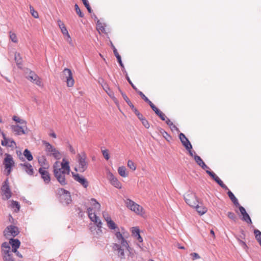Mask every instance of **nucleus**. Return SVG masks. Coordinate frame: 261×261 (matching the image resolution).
<instances>
[{
  "label": "nucleus",
  "mask_w": 261,
  "mask_h": 261,
  "mask_svg": "<svg viewBox=\"0 0 261 261\" xmlns=\"http://www.w3.org/2000/svg\"><path fill=\"white\" fill-rule=\"evenodd\" d=\"M46 168H47L45 167H40L38 170V172L40 174L41 178L43 180L44 183L45 184H48L50 182L51 178L49 173L48 171L46 170Z\"/></svg>",
  "instance_id": "obj_12"
},
{
  "label": "nucleus",
  "mask_w": 261,
  "mask_h": 261,
  "mask_svg": "<svg viewBox=\"0 0 261 261\" xmlns=\"http://www.w3.org/2000/svg\"><path fill=\"white\" fill-rule=\"evenodd\" d=\"M242 220L244 221H245L247 223H249V224L252 223L251 219L248 214H246L244 216H243Z\"/></svg>",
  "instance_id": "obj_46"
},
{
  "label": "nucleus",
  "mask_w": 261,
  "mask_h": 261,
  "mask_svg": "<svg viewBox=\"0 0 261 261\" xmlns=\"http://www.w3.org/2000/svg\"><path fill=\"white\" fill-rule=\"evenodd\" d=\"M125 203L128 208L136 214H141L142 213L143 207L130 199H127Z\"/></svg>",
  "instance_id": "obj_7"
},
{
  "label": "nucleus",
  "mask_w": 261,
  "mask_h": 261,
  "mask_svg": "<svg viewBox=\"0 0 261 261\" xmlns=\"http://www.w3.org/2000/svg\"><path fill=\"white\" fill-rule=\"evenodd\" d=\"M151 108L152 109V110L156 114H162V113H160V110L158 109V108H156L154 106V105L152 106Z\"/></svg>",
  "instance_id": "obj_60"
},
{
  "label": "nucleus",
  "mask_w": 261,
  "mask_h": 261,
  "mask_svg": "<svg viewBox=\"0 0 261 261\" xmlns=\"http://www.w3.org/2000/svg\"><path fill=\"white\" fill-rule=\"evenodd\" d=\"M69 150L70 151V152L73 154H75V151L74 149L73 148V147L71 146V145L69 144L68 146Z\"/></svg>",
  "instance_id": "obj_64"
},
{
  "label": "nucleus",
  "mask_w": 261,
  "mask_h": 261,
  "mask_svg": "<svg viewBox=\"0 0 261 261\" xmlns=\"http://www.w3.org/2000/svg\"><path fill=\"white\" fill-rule=\"evenodd\" d=\"M61 168L59 167V169H60V171L70 173V168L69 166V163L68 161L66 160L65 159H63L61 164Z\"/></svg>",
  "instance_id": "obj_21"
},
{
  "label": "nucleus",
  "mask_w": 261,
  "mask_h": 261,
  "mask_svg": "<svg viewBox=\"0 0 261 261\" xmlns=\"http://www.w3.org/2000/svg\"><path fill=\"white\" fill-rule=\"evenodd\" d=\"M179 138L186 149H192V145L186 136L182 133L179 135Z\"/></svg>",
  "instance_id": "obj_16"
},
{
  "label": "nucleus",
  "mask_w": 261,
  "mask_h": 261,
  "mask_svg": "<svg viewBox=\"0 0 261 261\" xmlns=\"http://www.w3.org/2000/svg\"><path fill=\"white\" fill-rule=\"evenodd\" d=\"M107 226L109 227V228L110 229H112V230H114V232L116 230L119 229V228L118 227V226L112 220H109V222H107Z\"/></svg>",
  "instance_id": "obj_30"
},
{
  "label": "nucleus",
  "mask_w": 261,
  "mask_h": 261,
  "mask_svg": "<svg viewBox=\"0 0 261 261\" xmlns=\"http://www.w3.org/2000/svg\"><path fill=\"white\" fill-rule=\"evenodd\" d=\"M73 179L77 182L81 184L85 188H87L89 186V182L86 178L77 173H71Z\"/></svg>",
  "instance_id": "obj_14"
},
{
  "label": "nucleus",
  "mask_w": 261,
  "mask_h": 261,
  "mask_svg": "<svg viewBox=\"0 0 261 261\" xmlns=\"http://www.w3.org/2000/svg\"><path fill=\"white\" fill-rule=\"evenodd\" d=\"M237 207H239L240 212L243 216H244L245 214H247V213L246 211V210L242 206L239 204V205H238Z\"/></svg>",
  "instance_id": "obj_54"
},
{
  "label": "nucleus",
  "mask_w": 261,
  "mask_h": 261,
  "mask_svg": "<svg viewBox=\"0 0 261 261\" xmlns=\"http://www.w3.org/2000/svg\"><path fill=\"white\" fill-rule=\"evenodd\" d=\"M109 180L111 184L115 187L118 189L121 188V183L118 180V179L114 176L112 173H110L109 175Z\"/></svg>",
  "instance_id": "obj_22"
},
{
  "label": "nucleus",
  "mask_w": 261,
  "mask_h": 261,
  "mask_svg": "<svg viewBox=\"0 0 261 261\" xmlns=\"http://www.w3.org/2000/svg\"><path fill=\"white\" fill-rule=\"evenodd\" d=\"M190 255L192 256L193 260L198 259V258H200V257L198 253H195V252L191 253Z\"/></svg>",
  "instance_id": "obj_56"
},
{
  "label": "nucleus",
  "mask_w": 261,
  "mask_h": 261,
  "mask_svg": "<svg viewBox=\"0 0 261 261\" xmlns=\"http://www.w3.org/2000/svg\"><path fill=\"white\" fill-rule=\"evenodd\" d=\"M6 158L4 160V165L5 168H12L14 165V162L11 155L9 154H6Z\"/></svg>",
  "instance_id": "obj_17"
},
{
  "label": "nucleus",
  "mask_w": 261,
  "mask_h": 261,
  "mask_svg": "<svg viewBox=\"0 0 261 261\" xmlns=\"http://www.w3.org/2000/svg\"><path fill=\"white\" fill-rule=\"evenodd\" d=\"M58 162H56L53 166V173L57 181L62 186H65L68 184V181L66 178V175L70 173L62 172L59 169V166H57Z\"/></svg>",
  "instance_id": "obj_1"
},
{
  "label": "nucleus",
  "mask_w": 261,
  "mask_h": 261,
  "mask_svg": "<svg viewBox=\"0 0 261 261\" xmlns=\"http://www.w3.org/2000/svg\"><path fill=\"white\" fill-rule=\"evenodd\" d=\"M194 160L196 162V163L199 165H201V164H202V163H203L204 162L203 161V160L201 159V158L198 156V155L197 154H195L194 156Z\"/></svg>",
  "instance_id": "obj_45"
},
{
  "label": "nucleus",
  "mask_w": 261,
  "mask_h": 261,
  "mask_svg": "<svg viewBox=\"0 0 261 261\" xmlns=\"http://www.w3.org/2000/svg\"><path fill=\"white\" fill-rule=\"evenodd\" d=\"M214 180L223 189L225 190H228V187L223 183L218 176Z\"/></svg>",
  "instance_id": "obj_41"
},
{
  "label": "nucleus",
  "mask_w": 261,
  "mask_h": 261,
  "mask_svg": "<svg viewBox=\"0 0 261 261\" xmlns=\"http://www.w3.org/2000/svg\"><path fill=\"white\" fill-rule=\"evenodd\" d=\"M15 60L17 65L21 64V58L19 54L17 53L15 54Z\"/></svg>",
  "instance_id": "obj_47"
},
{
  "label": "nucleus",
  "mask_w": 261,
  "mask_h": 261,
  "mask_svg": "<svg viewBox=\"0 0 261 261\" xmlns=\"http://www.w3.org/2000/svg\"><path fill=\"white\" fill-rule=\"evenodd\" d=\"M56 195L60 202L64 205H67L72 201L70 193L64 188H60L57 189Z\"/></svg>",
  "instance_id": "obj_2"
},
{
  "label": "nucleus",
  "mask_w": 261,
  "mask_h": 261,
  "mask_svg": "<svg viewBox=\"0 0 261 261\" xmlns=\"http://www.w3.org/2000/svg\"><path fill=\"white\" fill-rule=\"evenodd\" d=\"M201 167L203 169L205 170H210V168L204 163V162L202 163L201 165L199 166Z\"/></svg>",
  "instance_id": "obj_62"
},
{
  "label": "nucleus",
  "mask_w": 261,
  "mask_h": 261,
  "mask_svg": "<svg viewBox=\"0 0 261 261\" xmlns=\"http://www.w3.org/2000/svg\"><path fill=\"white\" fill-rule=\"evenodd\" d=\"M75 10L77 14L80 17H83L84 16L83 14L82 13L79 7L77 4L75 5Z\"/></svg>",
  "instance_id": "obj_49"
},
{
  "label": "nucleus",
  "mask_w": 261,
  "mask_h": 261,
  "mask_svg": "<svg viewBox=\"0 0 261 261\" xmlns=\"http://www.w3.org/2000/svg\"><path fill=\"white\" fill-rule=\"evenodd\" d=\"M27 79L32 83L39 87H43V83L42 80L34 71H30L29 73L26 76Z\"/></svg>",
  "instance_id": "obj_5"
},
{
  "label": "nucleus",
  "mask_w": 261,
  "mask_h": 261,
  "mask_svg": "<svg viewBox=\"0 0 261 261\" xmlns=\"http://www.w3.org/2000/svg\"><path fill=\"white\" fill-rule=\"evenodd\" d=\"M30 11L33 17H34L35 18H39V14L37 11H36L34 7L32 6L31 5L30 6Z\"/></svg>",
  "instance_id": "obj_43"
},
{
  "label": "nucleus",
  "mask_w": 261,
  "mask_h": 261,
  "mask_svg": "<svg viewBox=\"0 0 261 261\" xmlns=\"http://www.w3.org/2000/svg\"><path fill=\"white\" fill-rule=\"evenodd\" d=\"M118 172L119 174L123 177H126L128 176V173L126 172V168L124 166L119 167L118 169Z\"/></svg>",
  "instance_id": "obj_32"
},
{
  "label": "nucleus",
  "mask_w": 261,
  "mask_h": 261,
  "mask_svg": "<svg viewBox=\"0 0 261 261\" xmlns=\"http://www.w3.org/2000/svg\"><path fill=\"white\" fill-rule=\"evenodd\" d=\"M57 23L60 28L61 32L64 36V37L66 40L69 43L72 44V39L71 38L63 22H62L61 20L59 19L57 20Z\"/></svg>",
  "instance_id": "obj_10"
},
{
  "label": "nucleus",
  "mask_w": 261,
  "mask_h": 261,
  "mask_svg": "<svg viewBox=\"0 0 261 261\" xmlns=\"http://www.w3.org/2000/svg\"><path fill=\"white\" fill-rule=\"evenodd\" d=\"M193 207H195L196 211L200 215H202L205 214L207 212L206 207L204 206H199L198 203L196 204V206H194Z\"/></svg>",
  "instance_id": "obj_27"
},
{
  "label": "nucleus",
  "mask_w": 261,
  "mask_h": 261,
  "mask_svg": "<svg viewBox=\"0 0 261 261\" xmlns=\"http://www.w3.org/2000/svg\"><path fill=\"white\" fill-rule=\"evenodd\" d=\"M227 216L230 219H231V220H232L234 222H236L238 220L237 216L236 215V214L234 213H233L232 212H228Z\"/></svg>",
  "instance_id": "obj_44"
},
{
  "label": "nucleus",
  "mask_w": 261,
  "mask_h": 261,
  "mask_svg": "<svg viewBox=\"0 0 261 261\" xmlns=\"http://www.w3.org/2000/svg\"><path fill=\"white\" fill-rule=\"evenodd\" d=\"M121 245L117 243H114L113 245V249L114 251H117L118 252V255L121 259L124 258L125 254L124 252V249L122 248Z\"/></svg>",
  "instance_id": "obj_18"
},
{
  "label": "nucleus",
  "mask_w": 261,
  "mask_h": 261,
  "mask_svg": "<svg viewBox=\"0 0 261 261\" xmlns=\"http://www.w3.org/2000/svg\"><path fill=\"white\" fill-rule=\"evenodd\" d=\"M77 160L79 164L78 169L75 168L74 170L76 171H79L80 172H84L87 170L88 166V162L87 161V155L86 153L83 152L81 154H78Z\"/></svg>",
  "instance_id": "obj_3"
},
{
  "label": "nucleus",
  "mask_w": 261,
  "mask_h": 261,
  "mask_svg": "<svg viewBox=\"0 0 261 261\" xmlns=\"http://www.w3.org/2000/svg\"><path fill=\"white\" fill-rule=\"evenodd\" d=\"M206 172L214 179L215 180L218 176L216 175V174L210 170H206Z\"/></svg>",
  "instance_id": "obj_52"
},
{
  "label": "nucleus",
  "mask_w": 261,
  "mask_h": 261,
  "mask_svg": "<svg viewBox=\"0 0 261 261\" xmlns=\"http://www.w3.org/2000/svg\"><path fill=\"white\" fill-rule=\"evenodd\" d=\"M206 172L214 179L215 180L218 176L216 175V174L210 170H206Z\"/></svg>",
  "instance_id": "obj_51"
},
{
  "label": "nucleus",
  "mask_w": 261,
  "mask_h": 261,
  "mask_svg": "<svg viewBox=\"0 0 261 261\" xmlns=\"http://www.w3.org/2000/svg\"><path fill=\"white\" fill-rule=\"evenodd\" d=\"M12 119L16 122L19 123V125H23V126L27 125V122L25 120L20 118L19 117H18L16 115H14Z\"/></svg>",
  "instance_id": "obj_33"
},
{
  "label": "nucleus",
  "mask_w": 261,
  "mask_h": 261,
  "mask_svg": "<svg viewBox=\"0 0 261 261\" xmlns=\"http://www.w3.org/2000/svg\"><path fill=\"white\" fill-rule=\"evenodd\" d=\"M122 95L124 99L127 103V104L129 106V107H131L132 108V109H134V112L136 114H137V109L134 108L133 103L129 100L128 97L126 96V95L125 94H124L123 93H122Z\"/></svg>",
  "instance_id": "obj_31"
},
{
  "label": "nucleus",
  "mask_w": 261,
  "mask_h": 261,
  "mask_svg": "<svg viewBox=\"0 0 261 261\" xmlns=\"http://www.w3.org/2000/svg\"><path fill=\"white\" fill-rule=\"evenodd\" d=\"M11 128L13 132H14L16 135H21L22 134H25L24 129H27V125H12Z\"/></svg>",
  "instance_id": "obj_15"
},
{
  "label": "nucleus",
  "mask_w": 261,
  "mask_h": 261,
  "mask_svg": "<svg viewBox=\"0 0 261 261\" xmlns=\"http://www.w3.org/2000/svg\"><path fill=\"white\" fill-rule=\"evenodd\" d=\"M139 94L141 96L142 98L144 99V101H148V98L141 92V91H138Z\"/></svg>",
  "instance_id": "obj_59"
},
{
  "label": "nucleus",
  "mask_w": 261,
  "mask_h": 261,
  "mask_svg": "<svg viewBox=\"0 0 261 261\" xmlns=\"http://www.w3.org/2000/svg\"><path fill=\"white\" fill-rule=\"evenodd\" d=\"M166 121V123L170 126H173V127L175 128H177L176 127L173 125L172 122L167 117L165 120Z\"/></svg>",
  "instance_id": "obj_58"
},
{
  "label": "nucleus",
  "mask_w": 261,
  "mask_h": 261,
  "mask_svg": "<svg viewBox=\"0 0 261 261\" xmlns=\"http://www.w3.org/2000/svg\"><path fill=\"white\" fill-rule=\"evenodd\" d=\"M43 144L45 146V150L47 155L54 157L56 159L59 160L61 158V153L56 148L46 141H42Z\"/></svg>",
  "instance_id": "obj_4"
},
{
  "label": "nucleus",
  "mask_w": 261,
  "mask_h": 261,
  "mask_svg": "<svg viewBox=\"0 0 261 261\" xmlns=\"http://www.w3.org/2000/svg\"><path fill=\"white\" fill-rule=\"evenodd\" d=\"M184 199L185 202L191 207L196 206L197 203H198L197 197L196 195L193 193H190L186 194L184 196Z\"/></svg>",
  "instance_id": "obj_8"
},
{
  "label": "nucleus",
  "mask_w": 261,
  "mask_h": 261,
  "mask_svg": "<svg viewBox=\"0 0 261 261\" xmlns=\"http://www.w3.org/2000/svg\"><path fill=\"white\" fill-rule=\"evenodd\" d=\"M87 213L90 219L94 222L99 228H101L102 223L98 217L96 216L95 212H93V208L88 207L87 208Z\"/></svg>",
  "instance_id": "obj_11"
},
{
  "label": "nucleus",
  "mask_w": 261,
  "mask_h": 261,
  "mask_svg": "<svg viewBox=\"0 0 261 261\" xmlns=\"http://www.w3.org/2000/svg\"><path fill=\"white\" fill-rule=\"evenodd\" d=\"M19 233V229L17 226L10 225L7 226L4 231V235L8 238L9 236L15 237Z\"/></svg>",
  "instance_id": "obj_9"
},
{
  "label": "nucleus",
  "mask_w": 261,
  "mask_h": 261,
  "mask_svg": "<svg viewBox=\"0 0 261 261\" xmlns=\"http://www.w3.org/2000/svg\"><path fill=\"white\" fill-rule=\"evenodd\" d=\"M11 206L12 208H16L14 210L15 212L17 213L19 211L20 206L18 202L12 200L11 202Z\"/></svg>",
  "instance_id": "obj_37"
},
{
  "label": "nucleus",
  "mask_w": 261,
  "mask_h": 261,
  "mask_svg": "<svg viewBox=\"0 0 261 261\" xmlns=\"http://www.w3.org/2000/svg\"><path fill=\"white\" fill-rule=\"evenodd\" d=\"M201 167L203 169L205 170H210V168L204 163V162L202 163L201 165L199 166Z\"/></svg>",
  "instance_id": "obj_63"
},
{
  "label": "nucleus",
  "mask_w": 261,
  "mask_h": 261,
  "mask_svg": "<svg viewBox=\"0 0 261 261\" xmlns=\"http://www.w3.org/2000/svg\"><path fill=\"white\" fill-rule=\"evenodd\" d=\"M9 244L11 245L12 249V250H15L19 248L20 245V242L17 239L11 238L9 240Z\"/></svg>",
  "instance_id": "obj_23"
},
{
  "label": "nucleus",
  "mask_w": 261,
  "mask_h": 261,
  "mask_svg": "<svg viewBox=\"0 0 261 261\" xmlns=\"http://www.w3.org/2000/svg\"><path fill=\"white\" fill-rule=\"evenodd\" d=\"M228 191L227 192V194L229 197V198L231 199L233 203L236 206H238V205H239V201L237 199V198L232 193L231 191L228 190Z\"/></svg>",
  "instance_id": "obj_26"
},
{
  "label": "nucleus",
  "mask_w": 261,
  "mask_h": 261,
  "mask_svg": "<svg viewBox=\"0 0 261 261\" xmlns=\"http://www.w3.org/2000/svg\"><path fill=\"white\" fill-rule=\"evenodd\" d=\"M103 217L107 223L108 222L109 220H111V217L106 213H103Z\"/></svg>",
  "instance_id": "obj_57"
},
{
  "label": "nucleus",
  "mask_w": 261,
  "mask_h": 261,
  "mask_svg": "<svg viewBox=\"0 0 261 261\" xmlns=\"http://www.w3.org/2000/svg\"><path fill=\"white\" fill-rule=\"evenodd\" d=\"M91 203L92 205L93 206V208L99 211L100 208V204L98 203L96 200L94 198H92L91 199Z\"/></svg>",
  "instance_id": "obj_36"
},
{
  "label": "nucleus",
  "mask_w": 261,
  "mask_h": 261,
  "mask_svg": "<svg viewBox=\"0 0 261 261\" xmlns=\"http://www.w3.org/2000/svg\"><path fill=\"white\" fill-rule=\"evenodd\" d=\"M121 230H120V229L116 230L114 232L115 236L116 237V238L118 241H119L123 236V234L122 232H124V228L123 227L121 228Z\"/></svg>",
  "instance_id": "obj_34"
},
{
  "label": "nucleus",
  "mask_w": 261,
  "mask_h": 261,
  "mask_svg": "<svg viewBox=\"0 0 261 261\" xmlns=\"http://www.w3.org/2000/svg\"><path fill=\"white\" fill-rule=\"evenodd\" d=\"M63 74L64 78L66 80L67 86L72 87L74 84V80L71 70L68 68H65L63 71Z\"/></svg>",
  "instance_id": "obj_6"
},
{
  "label": "nucleus",
  "mask_w": 261,
  "mask_h": 261,
  "mask_svg": "<svg viewBox=\"0 0 261 261\" xmlns=\"http://www.w3.org/2000/svg\"><path fill=\"white\" fill-rule=\"evenodd\" d=\"M9 37L13 42L15 43L18 42L17 37L15 33L12 31L9 32Z\"/></svg>",
  "instance_id": "obj_42"
},
{
  "label": "nucleus",
  "mask_w": 261,
  "mask_h": 261,
  "mask_svg": "<svg viewBox=\"0 0 261 261\" xmlns=\"http://www.w3.org/2000/svg\"><path fill=\"white\" fill-rule=\"evenodd\" d=\"M163 136L168 141H169L171 139V136L169 135L167 132L165 133Z\"/></svg>",
  "instance_id": "obj_61"
},
{
  "label": "nucleus",
  "mask_w": 261,
  "mask_h": 261,
  "mask_svg": "<svg viewBox=\"0 0 261 261\" xmlns=\"http://www.w3.org/2000/svg\"><path fill=\"white\" fill-rule=\"evenodd\" d=\"M102 153L103 157L106 160H108L110 159L109 150L108 149L102 150Z\"/></svg>",
  "instance_id": "obj_50"
},
{
  "label": "nucleus",
  "mask_w": 261,
  "mask_h": 261,
  "mask_svg": "<svg viewBox=\"0 0 261 261\" xmlns=\"http://www.w3.org/2000/svg\"><path fill=\"white\" fill-rule=\"evenodd\" d=\"M38 163L41 166V167H43V166H46V168H48V166L47 163V160L45 156L42 155L38 158Z\"/></svg>",
  "instance_id": "obj_28"
},
{
  "label": "nucleus",
  "mask_w": 261,
  "mask_h": 261,
  "mask_svg": "<svg viewBox=\"0 0 261 261\" xmlns=\"http://www.w3.org/2000/svg\"><path fill=\"white\" fill-rule=\"evenodd\" d=\"M139 119L141 121L142 124L144 125V126L146 128H148L150 126L149 123L148 121V120H146V119L145 118L144 115H137Z\"/></svg>",
  "instance_id": "obj_29"
},
{
  "label": "nucleus",
  "mask_w": 261,
  "mask_h": 261,
  "mask_svg": "<svg viewBox=\"0 0 261 261\" xmlns=\"http://www.w3.org/2000/svg\"><path fill=\"white\" fill-rule=\"evenodd\" d=\"M9 184V179L8 178H7L3 182L1 188V190L3 192V195L6 196L7 199H9L12 196V193Z\"/></svg>",
  "instance_id": "obj_13"
},
{
  "label": "nucleus",
  "mask_w": 261,
  "mask_h": 261,
  "mask_svg": "<svg viewBox=\"0 0 261 261\" xmlns=\"http://www.w3.org/2000/svg\"><path fill=\"white\" fill-rule=\"evenodd\" d=\"M127 166L133 171H135L136 169V166L132 160L128 161Z\"/></svg>",
  "instance_id": "obj_48"
},
{
  "label": "nucleus",
  "mask_w": 261,
  "mask_h": 261,
  "mask_svg": "<svg viewBox=\"0 0 261 261\" xmlns=\"http://www.w3.org/2000/svg\"><path fill=\"white\" fill-rule=\"evenodd\" d=\"M4 261H15L13 257L12 253L2 255Z\"/></svg>",
  "instance_id": "obj_38"
},
{
  "label": "nucleus",
  "mask_w": 261,
  "mask_h": 261,
  "mask_svg": "<svg viewBox=\"0 0 261 261\" xmlns=\"http://www.w3.org/2000/svg\"><path fill=\"white\" fill-rule=\"evenodd\" d=\"M140 233V229L138 227H132V234L135 237L136 235Z\"/></svg>",
  "instance_id": "obj_53"
},
{
  "label": "nucleus",
  "mask_w": 261,
  "mask_h": 261,
  "mask_svg": "<svg viewBox=\"0 0 261 261\" xmlns=\"http://www.w3.org/2000/svg\"><path fill=\"white\" fill-rule=\"evenodd\" d=\"M23 155L28 161H31L33 159V157L31 151L28 149H25L24 150Z\"/></svg>",
  "instance_id": "obj_35"
},
{
  "label": "nucleus",
  "mask_w": 261,
  "mask_h": 261,
  "mask_svg": "<svg viewBox=\"0 0 261 261\" xmlns=\"http://www.w3.org/2000/svg\"><path fill=\"white\" fill-rule=\"evenodd\" d=\"M122 233L123 234V237L119 241H118V242L120 243V245L125 247L127 250H129L130 247L127 240L125 239L126 237L125 235V232H122Z\"/></svg>",
  "instance_id": "obj_25"
},
{
  "label": "nucleus",
  "mask_w": 261,
  "mask_h": 261,
  "mask_svg": "<svg viewBox=\"0 0 261 261\" xmlns=\"http://www.w3.org/2000/svg\"><path fill=\"white\" fill-rule=\"evenodd\" d=\"M254 233L256 240L261 246V232L258 229H255L254 230Z\"/></svg>",
  "instance_id": "obj_39"
},
{
  "label": "nucleus",
  "mask_w": 261,
  "mask_h": 261,
  "mask_svg": "<svg viewBox=\"0 0 261 261\" xmlns=\"http://www.w3.org/2000/svg\"><path fill=\"white\" fill-rule=\"evenodd\" d=\"M237 207H239L240 212L243 216H244L245 214H247V213L246 211V210L242 206L239 204V205H238Z\"/></svg>",
  "instance_id": "obj_55"
},
{
  "label": "nucleus",
  "mask_w": 261,
  "mask_h": 261,
  "mask_svg": "<svg viewBox=\"0 0 261 261\" xmlns=\"http://www.w3.org/2000/svg\"><path fill=\"white\" fill-rule=\"evenodd\" d=\"M4 140L2 141L1 144L3 146H8L10 147H14L16 146V144L13 140H10L6 137L5 135L2 134Z\"/></svg>",
  "instance_id": "obj_19"
},
{
  "label": "nucleus",
  "mask_w": 261,
  "mask_h": 261,
  "mask_svg": "<svg viewBox=\"0 0 261 261\" xmlns=\"http://www.w3.org/2000/svg\"><path fill=\"white\" fill-rule=\"evenodd\" d=\"M19 165L28 175H33L34 174V169L30 163H21Z\"/></svg>",
  "instance_id": "obj_20"
},
{
  "label": "nucleus",
  "mask_w": 261,
  "mask_h": 261,
  "mask_svg": "<svg viewBox=\"0 0 261 261\" xmlns=\"http://www.w3.org/2000/svg\"><path fill=\"white\" fill-rule=\"evenodd\" d=\"M9 244V243H8L6 242L2 243L1 246L2 255L12 253V251H11V248Z\"/></svg>",
  "instance_id": "obj_24"
},
{
  "label": "nucleus",
  "mask_w": 261,
  "mask_h": 261,
  "mask_svg": "<svg viewBox=\"0 0 261 261\" xmlns=\"http://www.w3.org/2000/svg\"><path fill=\"white\" fill-rule=\"evenodd\" d=\"M214 180L223 189L225 190H228V187L223 183L218 176Z\"/></svg>",
  "instance_id": "obj_40"
}]
</instances>
